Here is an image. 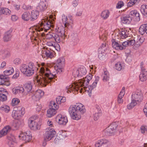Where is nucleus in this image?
I'll return each mask as SVG.
<instances>
[{
	"label": "nucleus",
	"mask_w": 147,
	"mask_h": 147,
	"mask_svg": "<svg viewBox=\"0 0 147 147\" xmlns=\"http://www.w3.org/2000/svg\"><path fill=\"white\" fill-rule=\"evenodd\" d=\"M92 76L91 74H90L85 78L79 80L76 84H71L67 86L66 88V92L68 93L72 92L76 94V92L79 91L80 93H82L84 89L86 91L91 93L92 90L96 86L100 79L99 76H95V80L92 84L88 86L89 81L92 79Z\"/></svg>",
	"instance_id": "obj_1"
},
{
	"label": "nucleus",
	"mask_w": 147,
	"mask_h": 147,
	"mask_svg": "<svg viewBox=\"0 0 147 147\" xmlns=\"http://www.w3.org/2000/svg\"><path fill=\"white\" fill-rule=\"evenodd\" d=\"M40 71L39 76L36 78L38 84L42 87H45L47 84H51L55 74H52L50 70L46 67H41Z\"/></svg>",
	"instance_id": "obj_2"
},
{
	"label": "nucleus",
	"mask_w": 147,
	"mask_h": 147,
	"mask_svg": "<svg viewBox=\"0 0 147 147\" xmlns=\"http://www.w3.org/2000/svg\"><path fill=\"white\" fill-rule=\"evenodd\" d=\"M48 17H46L44 19L41 20L40 22L38 25V27L36 28V32H40V31H43V29L46 32L47 30H49L51 27H53L54 21L48 20ZM38 35H40L38 32H37Z\"/></svg>",
	"instance_id": "obj_3"
},
{
	"label": "nucleus",
	"mask_w": 147,
	"mask_h": 147,
	"mask_svg": "<svg viewBox=\"0 0 147 147\" xmlns=\"http://www.w3.org/2000/svg\"><path fill=\"white\" fill-rule=\"evenodd\" d=\"M36 67L34 64L32 62L29 63L28 65L22 64L20 67L21 72L27 76L30 77L34 74Z\"/></svg>",
	"instance_id": "obj_4"
},
{
	"label": "nucleus",
	"mask_w": 147,
	"mask_h": 147,
	"mask_svg": "<svg viewBox=\"0 0 147 147\" xmlns=\"http://www.w3.org/2000/svg\"><path fill=\"white\" fill-rule=\"evenodd\" d=\"M14 72L12 68H10L4 71V74L5 76L0 75V85H3L7 86L10 85L9 78L7 76L10 75Z\"/></svg>",
	"instance_id": "obj_5"
},
{
	"label": "nucleus",
	"mask_w": 147,
	"mask_h": 147,
	"mask_svg": "<svg viewBox=\"0 0 147 147\" xmlns=\"http://www.w3.org/2000/svg\"><path fill=\"white\" fill-rule=\"evenodd\" d=\"M45 132L44 135V138L45 141L51 140L56 135V131L52 128L48 127L45 130Z\"/></svg>",
	"instance_id": "obj_6"
},
{
	"label": "nucleus",
	"mask_w": 147,
	"mask_h": 147,
	"mask_svg": "<svg viewBox=\"0 0 147 147\" xmlns=\"http://www.w3.org/2000/svg\"><path fill=\"white\" fill-rule=\"evenodd\" d=\"M24 109L22 106L14 107L12 112V117L14 119H16L18 117L21 116L24 114Z\"/></svg>",
	"instance_id": "obj_7"
},
{
	"label": "nucleus",
	"mask_w": 147,
	"mask_h": 147,
	"mask_svg": "<svg viewBox=\"0 0 147 147\" xmlns=\"http://www.w3.org/2000/svg\"><path fill=\"white\" fill-rule=\"evenodd\" d=\"M69 113L71 118L74 120H78L81 118V115L79 113L74 106H70L69 109Z\"/></svg>",
	"instance_id": "obj_8"
},
{
	"label": "nucleus",
	"mask_w": 147,
	"mask_h": 147,
	"mask_svg": "<svg viewBox=\"0 0 147 147\" xmlns=\"http://www.w3.org/2000/svg\"><path fill=\"white\" fill-rule=\"evenodd\" d=\"M62 17V20L63 23L64 24L65 27L69 29H71L73 24L72 17H68L67 18L66 16L63 14Z\"/></svg>",
	"instance_id": "obj_9"
},
{
	"label": "nucleus",
	"mask_w": 147,
	"mask_h": 147,
	"mask_svg": "<svg viewBox=\"0 0 147 147\" xmlns=\"http://www.w3.org/2000/svg\"><path fill=\"white\" fill-rule=\"evenodd\" d=\"M118 125V124L115 122L111 123L105 130L107 135L109 136L113 135L116 132Z\"/></svg>",
	"instance_id": "obj_10"
},
{
	"label": "nucleus",
	"mask_w": 147,
	"mask_h": 147,
	"mask_svg": "<svg viewBox=\"0 0 147 147\" xmlns=\"http://www.w3.org/2000/svg\"><path fill=\"white\" fill-rule=\"evenodd\" d=\"M143 62L140 63V67L141 69L140 74L139 75L140 80L142 82L146 81L147 79V69L145 68Z\"/></svg>",
	"instance_id": "obj_11"
},
{
	"label": "nucleus",
	"mask_w": 147,
	"mask_h": 147,
	"mask_svg": "<svg viewBox=\"0 0 147 147\" xmlns=\"http://www.w3.org/2000/svg\"><path fill=\"white\" fill-rule=\"evenodd\" d=\"M20 139L27 142L30 141L32 139V136L31 132L27 131L26 132L20 133L19 136Z\"/></svg>",
	"instance_id": "obj_12"
},
{
	"label": "nucleus",
	"mask_w": 147,
	"mask_h": 147,
	"mask_svg": "<svg viewBox=\"0 0 147 147\" xmlns=\"http://www.w3.org/2000/svg\"><path fill=\"white\" fill-rule=\"evenodd\" d=\"M44 92L40 90H38L34 92L32 95V98L33 99L37 100H38L44 95Z\"/></svg>",
	"instance_id": "obj_13"
},
{
	"label": "nucleus",
	"mask_w": 147,
	"mask_h": 147,
	"mask_svg": "<svg viewBox=\"0 0 147 147\" xmlns=\"http://www.w3.org/2000/svg\"><path fill=\"white\" fill-rule=\"evenodd\" d=\"M48 0H40L37 7L38 9L40 11H44L47 7V1Z\"/></svg>",
	"instance_id": "obj_14"
},
{
	"label": "nucleus",
	"mask_w": 147,
	"mask_h": 147,
	"mask_svg": "<svg viewBox=\"0 0 147 147\" xmlns=\"http://www.w3.org/2000/svg\"><path fill=\"white\" fill-rule=\"evenodd\" d=\"M56 120L57 121H58V123L60 125H65L68 121L66 117L62 116L60 114L57 115Z\"/></svg>",
	"instance_id": "obj_15"
},
{
	"label": "nucleus",
	"mask_w": 147,
	"mask_h": 147,
	"mask_svg": "<svg viewBox=\"0 0 147 147\" xmlns=\"http://www.w3.org/2000/svg\"><path fill=\"white\" fill-rule=\"evenodd\" d=\"M0 101H4L7 99V96L8 95V92L3 88H0Z\"/></svg>",
	"instance_id": "obj_16"
},
{
	"label": "nucleus",
	"mask_w": 147,
	"mask_h": 147,
	"mask_svg": "<svg viewBox=\"0 0 147 147\" xmlns=\"http://www.w3.org/2000/svg\"><path fill=\"white\" fill-rule=\"evenodd\" d=\"M28 123L29 126L31 129L34 130L40 129V126L38 124L37 121L28 120Z\"/></svg>",
	"instance_id": "obj_17"
},
{
	"label": "nucleus",
	"mask_w": 147,
	"mask_h": 147,
	"mask_svg": "<svg viewBox=\"0 0 147 147\" xmlns=\"http://www.w3.org/2000/svg\"><path fill=\"white\" fill-rule=\"evenodd\" d=\"M74 106L78 112H80L81 114H83L86 111L84 106L81 103H77Z\"/></svg>",
	"instance_id": "obj_18"
},
{
	"label": "nucleus",
	"mask_w": 147,
	"mask_h": 147,
	"mask_svg": "<svg viewBox=\"0 0 147 147\" xmlns=\"http://www.w3.org/2000/svg\"><path fill=\"white\" fill-rule=\"evenodd\" d=\"M12 31V29H10L5 33L3 38L4 42H7L11 40L12 36L11 34Z\"/></svg>",
	"instance_id": "obj_19"
},
{
	"label": "nucleus",
	"mask_w": 147,
	"mask_h": 147,
	"mask_svg": "<svg viewBox=\"0 0 147 147\" xmlns=\"http://www.w3.org/2000/svg\"><path fill=\"white\" fill-rule=\"evenodd\" d=\"M86 73V68L82 66L77 70L76 72V75L77 76H82L85 75Z\"/></svg>",
	"instance_id": "obj_20"
},
{
	"label": "nucleus",
	"mask_w": 147,
	"mask_h": 147,
	"mask_svg": "<svg viewBox=\"0 0 147 147\" xmlns=\"http://www.w3.org/2000/svg\"><path fill=\"white\" fill-rule=\"evenodd\" d=\"M7 139L9 141L8 144L10 146H13L16 142V138L12 134L8 135L7 136Z\"/></svg>",
	"instance_id": "obj_21"
},
{
	"label": "nucleus",
	"mask_w": 147,
	"mask_h": 147,
	"mask_svg": "<svg viewBox=\"0 0 147 147\" xmlns=\"http://www.w3.org/2000/svg\"><path fill=\"white\" fill-rule=\"evenodd\" d=\"M55 31L57 33L60 34L61 36L63 38H65L66 36L65 34L64 28L62 26L57 27L55 29Z\"/></svg>",
	"instance_id": "obj_22"
},
{
	"label": "nucleus",
	"mask_w": 147,
	"mask_h": 147,
	"mask_svg": "<svg viewBox=\"0 0 147 147\" xmlns=\"http://www.w3.org/2000/svg\"><path fill=\"white\" fill-rule=\"evenodd\" d=\"M119 34V36L123 39L130 37L129 36H128L129 34L127 30H125L123 29H121L120 30Z\"/></svg>",
	"instance_id": "obj_23"
},
{
	"label": "nucleus",
	"mask_w": 147,
	"mask_h": 147,
	"mask_svg": "<svg viewBox=\"0 0 147 147\" xmlns=\"http://www.w3.org/2000/svg\"><path fill=\"white\" fill-rule=\"evenodd\" d=\"M39 15L38 11L36 10H32L30 14L31 21H34L36 19Z\"/></svg>",
	"instance_id": "obj_24"
},
{
	"label": "nucleus",
	"mask_w": 147,
	"mask_h": 147,
	"mask_svg": "<svg viewBox=\"0 0 147 147\" xmlns=\"http://www.w3.org/2000/svg\"><path fill=\"white\" fill-rule=\"evenodd\" d=\"M135 43V41L134 40H127V41L123 42L121 45L124 47V49L125 48V47H127L128 46H131L133 45Z\"/></svg>",
	"instance_id": "obj_25"
},
{
	"label": "nucleus",
	"mask_w": 147,
	"mask_h": 147,
	"mask_svg": "<svg viewBox=\"0 0 147 147\" xmlns=\"http://www.w3.org/2000/svg\"><path fill=\"white\" fill-rule=\"evenodd\" d=\"M122 23L125 24H129L131 21L132 19L129 15L122 17L121 18Z\"/></svg>",
	"instance_id": "obj_26"
},
{
	"label": "nucleus",
	"mask_w": 147,
	"mask_h": 147,
	"mask_svg": "<svg viewBox=\"0 0 147 147\" xmlns=\"http://www.w3.org/2000/svg\"><path fill=\"white\" fill-rule=\"evenodd\" d=\"M112 45L113 48L116 50H122L124 47L121 45H119L118 42L115 41V40L113 39L112 40Z\"/></svg>",
	"instance_id": "obj_27"
},
{
	"label": "nucleus",
	"mask_w": 147,
	"mask_h": 147,
	"mask_svg": "<svg viewBox=\"0 0 147 147\" xmlns=\"http://www.w3.org/2000/svg\"><path fill=\"white\" fill-rule=\"evenodd\" d=\"M11 127L9 125H7L0 131V133L2 134L3 136H4L10 132L11 130Z\"/></svg>",
	"instance_id": "obj_28"
},
{
	"label": "nucleus",
	"mask_w": 147,
	"mask_h": 147,
	"mask_svg": "<svg viewBox=\"0 0 147 147\" xmlns=\"http://www.w3.org/2000/svg\"><path fill=\"white\" fill-rule=\"evenodd\" d=\"M65 64V59L63 57L58 58L56 63L57 67H63Z\"/></svg>",
	"instance_id": "obj_29"
},
{
	"label": "nucleus",
	"mask_w": 147,
	"mask_h": 147,
	"mask_svg": "<svg viewBox=\"0 0 147 147\" xmlns=\"http://www.w3.org/2000/svg\"><path fill=\"white\" fill-rule=\"evenodd\" d=\"M45 53H43V54L42 55V57L44 58H45V57H47L51 58L53 57V51H50L48 50H47L44 52Z\"/></svg>",
	"instance_id": "obj_30"
},
{
	"label": "nucleus",
	"mask_w": 147,
	"mask_h": 147,
	"mask_svg": "<svg viewBox=\"0 0 147 147\" xmlns=\"http://www.w3.org/2000/svg\"><path fill=\"white\" fill-rule=\"evenodd\" d=\"M140 10L143 15L147 17V5L143 4L141 5Z\"/></svg>",
	"instance_id": "obj_31"
},
{
	"label": "nucleus",
	"mask_w": 147,
	"mask_h": 147,
	"mask_svg": "<svg viewBox=\"0 0 147 147\" xmlns=\"http://www.w3.org/2000/svg\"><path fill=\"white\" fill-rule=\"evenodd\" d=\"M30 17V14L29 12H25L22 15V18L24 21H28L29 20L31 21Z\"/></svg>",
	"instance_id": "obj_32"
},
{
	"label": "nucleus",
	"mask_w": 147,
	"mask_h": 147,
	"mask_svg": "<svg viewBox=\"0 0 147 147\" xmlns=\"http://www.w3.org/2000/svg\"><path fill=\"white\" fill-rule=\"evenodd\" d=\"M12 91L13 94H16L18 93H23L24 91V90L22 87L19 86L13 88Z\"/></svg>",
	"instance_id": "obj_33"
},
{
	"label": "nucleus",
	"mask_w": 147,
	"mask_h": 147,
	"mask_svg": "<svg viewBox=\"0 0 147 147\" xmlns=\"http://www.w3.org/2000/svg\"><path fill=\"white\" fill-rule=\"evenodd\" d=\"M47 116L50 117L53 116L56 113V110L54 108L49 109L47 111Z\"/></svg>",
	"instance_id": "obj_34"
},
{
	"label": "nucleus",
	"mask_w": 147,
	"mask_h": 147,
	"mask_svg": "<svg viewBox=\"0 0 147 147\" xmlns=\"http://www.w3.org/2000/svg\"><path fill=\"white\" fill-rule=\"evenodd\" d=\"M139 32L142 35L145 32L147 34V24L142 25L139 28Z\"/></svg>",
	"instance_id": "obj_35"
},
{
	"label": "nucleus",
	"mask_w": 147,
	"mask_h": 147,
	"mask_svg": "<svg viewBox=\"0 0 147 147\" xmlns=\"http://www.w3.org/2000/svg\"><path fill=\"white\" fill-rule=\"evenodd\" d=\"M3 58L5 59L9 57L10 55V52L9 50L7 49L3 50L1 52Z\"/></svg>",
	"instance_id": "obj_36"
},
{
	"label": "nucleus",
	"mask_w": 147,
	"mask_h": 147,
	"mask_svg": "<svg viewBox=\"0 0 147 147\" xmlns=\"http://www.w3.org/2000/svg\"><path fill=\"white\" fill-rule=\"evenodd\" d=\"M71 38L72 41L74 42V45L78 42L79 39L77 34L74 33L72 34L71 35Z\"/></svg>",
	"instance_id": "obj_37"
},
{
	"label": "nucleus",
	"mask_w": 147,
	"mask_h": 147,
	"mask_svg": "<svg viewBox=\"0 0 147 147\" xmlns=\"http://www.w3.org/2000/svg\"><path fill=\"white\" fill-rule=\"evenodd\" d=\"M109 14L110 12L108 10H105L102 12L100 16L103 19L105 20L109 17Z\"/></svg>",
	"instance_id": "obj_38"
},
{
	"label": "nucleus",
	"mask_w": 147,
	"mask_h": 147,
	"mask_svg": "<svg viewBox=\"0 0 147 147\" xmlns=\"http://www.w3.org/2000/svg\"><path fill=\"white\" fill-rule=\"evenodd\" d=\"M65 38L62 37L60 34L54 33L53 39L55 40L56 42L59 43L62 40V39H64Z\"/></svg>",
	"instance_id": "obj_39"
},
{
	"label": "nucleus",
	"mask_w": 147,
	"mask_h": 147,
	"mask_svg": "<svg viewBox=\"0 0 147 147\" xmlns=\"http://www.w3.org/2000/svg\"><path fill=\"white\" fill-rule=\"evenodd\" d=\"M137 102L136 100H132L131 102L128 104L127 107L128 110H131L137 105Z\"/></svg>",
	"instance_id": "obj_40"
},
{
	"label": "nucleus",
	"mask_w": 147,
	"mask_h": 147,
	"mask_svg": "<svg viewBox=\"0 0 147 147\" xmlns=\"http://www.w3.org/2000/svg\"><path fill=\"white\" fill-rule=\"evenodd\" d=\"M32 84L31 83L26 84L25 86V90L28 93H32Z\"/></svg>",
	"instance_id": "obj_41"
},
{
	"label": "nucleus",
	"mask_w": 147,
	"mask_h": 147,
	"mask_svg": "<svg viewBox=\"0 0 147 147\" xmlns=\"http://www.w3.org/2000/svg\"><path fill=\"white\" fill-rule=\"evenodd\" d=\"M102 76L103 78L102 80L104 82H107L109 80V74L107 71H104Z\"/></svg>",
	"instance_id": "obj_42"
},
{
	"label": "nucleus",
	"mask_w": 147,
	"mask_h": 147,
	"mask_svg": "<svg viewBox=\"0 0 147 147\" xmlns=\"http://www.w3.org/2000/svg\"><path fill=\"white\" fill-rule=\"evenodd\" d=\"M40 34L42 36H44L47 39H53L54 33H50L49 32V33L46 34H43V33H41V34Z\"/></svg>",
	"instance_id": "obj_43"
},
{
	"label": "nucleus",
	"mask_w": 147,
	"mask_h": 147,
	"mask_svg": "<svg viewBox=\"0 0 147 147\" xmlns=\"http://www.w3.org/2000/svg\"><path fill=\"white\" fill-rule=\"evenodd\" d=\"M66 100V99L65 97H62L61 96H58L56 98V101L57 103L61 104L62 103L65 102Z\"/></svg>",
	"instance_id": "obj_44"
},
{
	"label": "nucleus",
	"mask_w": 147,
	"mask_h": 147,
	"mask_svg": "<svg viewBox=\"0 0 147 147\" xmlns=\"http://www.w3.org/2000/svg\"><path fill=\"white\" fill-rule=\"evenodd\" d=\"M1 15L3 14L5 15H9L11 13V11L9 9L7 8H2Z\"/></svg>",
	"instance_id": "obj_45"
},
{
	"label": "nucleus",
	"mask_w": 147,
	"mask_h": 147,
	"mask_svg": "<svg viewBox=\"0 0 147 147\" xmlns=\"http://www.w3.org/2000/svg\"><path fill=\"white\" fill-rule=\"evenodd\" d=\"M57 103H56L54 101H50L49 104V108H54L56 109L58 108V106L57 105Z\"/></svg>",
	"instance_id": "obj_46"
},
{
	"label": "nucleus",
	"mask_w": 147,
	"mask_h": 147,
	"mask_svg": "<svg viewBox=\"0 0 147 147\" xmlns=\"http://www.w3.org/2000/svg\"><path fill=\"white\" fill-rule=\"evenodd\" d=\"M102 115L101 112L100 110L98 111V112L94 114L93 117L95 120H97L98 119L99 117Z\"/></svg>",
	"instance_id": "obj_47"
},
{
	"label": "nucleus",
	"mask_w": 147,
	"mask_h": 147,
	"mask_svg": "<svg viewBox=\"0 0 147 147\" xmlns=\"http://www.w3.org/2000/svg\"><path fill=\"white\" fill-rule=\"evenodd\" d=\"M1 109L2 111L8 113L10 111V108L9 106L7 105H4L1 107Z\"/></svg>",
	"instance_id": "obj_48"
},
{
	"label": "nucleus",
	"mask_w": 147,
	"mask_h": 147,
	"mask_svg": "<svg viewBox=\"0 0 147 147\" xmlns=\"http://www.w3.org/2000/svg\"><path fill=\"white\" fill-rule=\"evenodd\" d=\"M20 102V100L18 98H14L12 99L11 102V105L14 106L17 105Z\"/></svg>",
	"instance_id": "obj_49"
},
{
	"label": "nucleus",
	"mask_w": 147,
	"mask_h": 147,
	"mask_svg": "<svg viewBox=\"0 0 147 147\" xmlns=\"http://www.w3.org/2000/svg\"><path fill=\"white\" fill-rule=\"evenodd\" d=\"M101 140L102 145L108 146L110 145V142L108 140L105 139H102Z\"/></svg>",
	"instance_id": "obj_50"
},
{
	"label": "nucleus",
	"mask_w": 147,
	"mask_h": 147,
	"mask_svg": "<svg viewBox=\"0 0 147 147\" xmlns=\"http://www.w3.org/2000/svg\"><path fill=\"white\" fill-rule=\"evenodd\" d=\"M107 32H105L101 36H99L100 39L101 40L105 41L106 40L107 38Z\"/></svg>",
	"instance_id": "obj_51"
},
{
	"label": "nucleus",
	"mask_w": 147,
	"mask_h": 147,
	"mask_svg": "<svg viewBox=\"0 0 147 147\" xmlns=\"http://www.w3.org/2000/svg\"><path fill=\"white\" fill-rule=\"evenodd\" d=\"M140 131L142 134H144L146 131H147V126L142 125L140 127Z\"/></svg>",
	"instance_id": "obj_52"
},
{
	"label": "nucleus",
	"mask_w": 147,
	"mask_h": 147,
	"mask_svg": "<svg viewBox=\"0 0 147 147\" xmlns=\"http://www.w3.org/2000/svg\"><path fill=\"white\" fill-rule=\"evenodd\" d=\"M137 0H130L127 3L128 7H130L135 4L137 2Z\"/></svg>",
	"instance_id": "obj_53"
},
{
	"label": "nucleus",
	"mask_w": 147,
	"mask_h": 147,
	"mask_svg": "<svg viewBox=\"0 0 147 147\" xmlns=\"http://www.w3.org/2000/svg\"><path fill=\"white\" fill-rule=\"evenodd\" d=\"M115 67L116 69L118 71H120L122 68V66L120 62H119L116 64Z\"/></svg>",
	"instance_id": "obj_54"
},
{
	"label": "nucleus",
	"mask_w": 147,
	"mask_h": 147,
	"mask_svg": "<svg viewBox=\"0 0 147 147\" xmlns=\"http://www.w3.org/2000/svg\"><path fill=\"white\" fill-rule=\"evenodd\" d=\"M124 4L123 1H119L116 6L117 8H120L124 5Z\"/></svg>",
	"instance_id": "obj_55"
},
{
	"label": "nucleus",
	"mask_w": 147,
	"mask_h": 147,
	"mask_svg": "<svg viewBox=\"0 0 147 147\" xmlns=\"http://www.w3.org/2000/svg\"><path fill=\"white\" fill-rule=\"evenodd\" d=\"M125 87H123L121 90L120 92V94L118 95V96H119L121 97H123L125 94Z\"/></svg>",
	"instance_id": "obj_56"
},
{
	"label": "nucleus",
	"mask_w": 147,
	"mask_h": 147,
	"mask_svg": "<svg viewBox=\"0 0 147 147\" xmlns=\"http://www.w3.org/2000/svg\"><path fill=\"white\" fill-rule=\"evenodd\" d=\"M38 118V117L37 115H34L32 116L29 118L28 120H32L33 121H37V120Z\"/></svg>",
	"instance_id": "obj_57"
},
{
	"label": "nucleus",
	"mask_w": 147,
	"mask_h": 147,
	"mask_svg": "<svg viewBox=\"0 0 147 147\" xmlns=\"http://www.w3.org/2000/svg\"><path fill=\"white\" fill-rule=\"evenodd\" d=\"M138 11L137 10H133L131 11L130 13L129 14L133 16L136 17H137L136 15Z\"/></svg>",
	"instance_id": "obj_58"
},
{
	"label": "nucleus",
	"mask_w": 147,
	"mask_h": 147,
	"mask_svg": "<svg viewBox=\"0 0 147 147\" xmlns=\"http://www.w3.org/2000/svg\"><path fill=\"white\" fill-rule=\"evenodd\" d=\"M101 139L98 140L96 143L95 146L96 147H100L102 146Z\"/></svg>",
	"instance_id": "obj_59"
},
{
	"label": "nucleus",
	"mask_w": 147,
	"mask_h": 147,
	"mask_svg": "<svg viewBox=\"0 0 147 147\" xmlns=\"http://www.w3.org/2000/svg\"><path fill=\"white\" fill-rule=\"evenodd\" d=\"M141 93L140 94H138V102H142L143 98V95L142 93L141 92V91H140Z\"/></svg>",
	"instance_id": "obj_60"
},
{
	"label": "nucleus",
	"mask_w": 147,
	"mask_h": 147,
	"mask_svg": "<svg viewBox=\"0 0 147 147\" xmlns=\"http://www.w3.org/2000/svg\"><path fill=\"white\" fill-rule=\"evenodd\" d=\"M132 100H136V101L137 102L138 101V94H133L132 95Z\"/></svg>",
	"instance_id": "obj_61"
},
{
	"label": "nucleus",
	"mask_w": 147,
	"mask_h": 147,
	"mask_svg": "<svg viewBox=\"0 0 147 147\" xmlns=\"http://www.w3.org/2000/svg\"><path fill=\"white\" fill-rule=\"evenodd\" d=\"M55 43L53 41L48 42H47V45L48 46L52 47H53L55 46Z\"/></svg>",
	"instance_id": "obj_62"
},
{
	"label": "nucleus",
	"mask_w": 147,
	"mask_h": 147,
	"mask_svg": "<svg viewBox=\"0 0 147 147\" xmlns=\"http://www.w3.org/2000/svg\"><path fill=\"white\" fill-rule=\"evenodd\" d=\"M13 62L15 64L18 65L20 63L21 60L19 58H16L14 60Z\"/></svg>",
	"instance_id": "obj_63"
},
{
	"label": "nucleus",
	"mask_w": 147,
	"mask_h": 147,
	"mask_svg": "<svg viewBox=\"0 0 147 147\" xmlns=\"http://www.w3.org/2000/svg\"><path fill=\"white\" fill-rule=\"evenodd\" d=\"M105 49H103L102 48H100L98 49V53H101L103 55H105Z\"/></svg>",
	"instance_id": "obj_64"
}]
</instances>
